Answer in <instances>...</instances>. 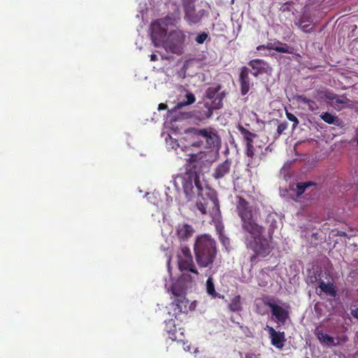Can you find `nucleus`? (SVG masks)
<instances>
[{
  "instance_id": "obj_1",
  "label": "nucleus",
  "mask_w": 358,
  "mask_h": 358,
  "mask_svg": "<svg viewBox=\"0 0 358 358\" xmlns=\"http://www.w3.org/2000/svg\"><path fill=\"white\" fill-rule=\"evenodd\" d=\"M236 211L241 220L242 229L252 238L247 242L248 248L254 252L250 257V262H254L258 257H265L268 255L273 248L268 241L262 236L264 227L258 223V209L243 197L236 196Z\"/></svg>"
},
{
  "instance_id": "obj_2",
  "label": "nucleus",
  "mask_w": 358,
  "mask_h": 358,
  "mask_svg": "<svg viewBox=\"0 0 358 358\" xmlns=\"http://www.w3.org/2000/svg\"><path fill=\"white\" fill-rule=\"evenodd\" d=\"M190 162L192 164V170L196 173L194 184L197 194L196 207L203 214H209L212 217L217 216L220 213L219 200L216 192L211 188L203 187L199 175L206 166L207 159L205 152H199L190 155Z\"/></svg>"
},
{
  "instance_id": "obj_3",
  "label": "nucleus",
  "mask_w": 358,
  "mask_h": 358,
  "mask_svg": "<svg viewBox=\"0 0 358 358\" xmlns=\"http://www.w3.org/2000/svg\"><path fill=\"white\" fill-rule=\"evenodd\" d=\"M195 258L201 267L212 266L217 255L216 242L209 235L199 236L194 243Z\"/></svg>"
},
{
  "instance_id": "obj_4",
  "label": "nucleus",
  "mask_w": 358,
  "mask_h": 358,
  "mask_svg": "<svg viewBox=\"0 0 358 358\" xmlns=\"http://www.w3.org/2000/svg\"><path fill=\"white\" fill-rule=\"evenodd\" d=\"M196 140L192 142L193 147L200 148L203 146L206 148H213L217 147L220 143V139L217 132L211 129H190Z\"/></svg>"
},
{
  "instance_id": "obj_5",
  "label": "nucleus",
  "mask_w": 358,
  "mask_h": 358,
  "mask_svg": "<svg viewBox=\"0 0 358 358\" xmlns=\"http://www.w3.org/2000/svg\"><path fill=\"white\" fill-rule=\"evenodd\" d=\"M186 41V33L180 29H175L170 31L163 45L167 52L181 55L184 52Z\"/></svg>"
},
{
  "instance_id": "obj_6",
  "label": "nucleus",
  "mask_w": 358,
  "mask_h": 358,
  "mask_svg": "<svg viewBox=\"0 0 358 358\" xmlns=\"http://www.w3.org/2000/svg\"><path fill=\"white\" fill-rule=\"evenodd\" d=\"M173 23V18L167 15L164 18L156 20L150 25L151 38L155 46L164 40L166 36L169 24Z\"/></svg>"
},
{
  "instance_id": "obj_7",
  "label": "nucleus",
  "mask_w": 358,
  "mask_h": 358,
  "mask_svg": "<svg viewBox=\"0 0 358 358\" xmlns=\"http://www.w3.org/2000/svg\"><path fill=\"white\" fill-rule=\"evenodd\" d=\"M220 89L221 86L217 85L215 87H208L206 91V97L208 99H213L211 106L208 103L204 104L207 110L205 115L208 118L212 115L213 109H220L222 107V100L225 93L224 92L219 93Z\"/></svg>"
},
{
  "instance_id": "obj_8",
  "label": "nucleus",
  "mask_w": 358,
  "mask_h": 358,
  "mask_svg": "<svg viewBox=\"0 0 358 358\" xmlns=\"http://www.w3.org/2000/svg\"><path fill=\"white\" fill-rule=\"evenodd\" d=\"M238 129L245 142V155L252 159L257 152V148H260L262 147L261 144L258 143V136L250 131L243 126L239 125Z\"/></svg>"
},
{
  "instance_id": "obj_9",
  "label": "nucleus",
  "mask_w": 358,
  "mask_h": 358,
  "mask_svg": "<svg viewBox=\"0 0 358 358\" xmlns=\"http://www.w3.org/2000/svg\"><path fill=\"white\" fill-rule=\"evenodd\" d=\"M262 301L265 306L270 308L272 315L275 317L278 322L285 324L289 317L288 310L277 304L273 297L266 296Z\"/></svg>"
},
{
  "instance_id": "obj_10",
  "label": "nucleus",
  "mask_w": 358,
  "mask_h": 358,
  "mask_svg": "<svg viewBox=\"0 0 358 358\" xmlns=\"http://www.w3.org/2000/svg\"><path fill=\"white\" fill-rule=\"evenodd\" d=\"M184 9V19L189 24H197L201 20V15L196 12L194 0H182Z\"/></svg>"
},
{
  "instance_id": "obj_11",
  "label": "nucleus",
  "mask_w": 358,
  "mask_h": 358,
  "mask_svg": "<svg viewBox=\"0 0 358 358\" xmlns=\"http://www.w3.org/2000/svg\"><path fill=\"white\" fill-rule=\"evenodd\" d=\"M165 331H166L168 336L173 341H177L185 344V336L184 334V329L180 328L177 329L175 324V321L172 319L165 322Z\"/></svg>"
},
{
  "instance_id": "obj_12",
  "label": "nucleus",
  "mask_w": 358,
  "mask_h": 358,
  "mask_svg": "<svg viewBox=\"0 0 358 358\" xmlns=\"http://www.w3.org/2000/svg\"><path fill=\"white\" fill-rule=\"evenodd\" d=\"M171 291L176 298L174 300L176 306L175 311L178 310V313L185 312L189 303V301L185 297V292L178 288L176 285L171 287Z\"/></svg>"
},
{
  "instance_id": "obj_13",
  "label": "nucleus",
  "mask_w": 358,
  "mask_h": 358,
  "mask_svg": "<svg viewBox=\"0 0 358 358\" xmlns=\"http://www.w3.org/2000/svg\"><path fill=\"white\" fill-rule=\"evenodd\" d=\"M188 162L189 163L190 166L189 171L194 175L193 179L190 176H188L187 178H184L182 181V188L187 199L191 200L194 196V194L196 193V185L194 181V178L196 176V173L192 170V164L190 162V157L189 158Z\"/></svg>"
},
{
  "instance_id": "obj_14",
  "label": "nucleus",
  "mask_w": 358,
  "mask_h": 358,
  "mask_svg": "<svg viewBox=\"0 0 358 358\" xmlns=\"http://www.w3.org/2000/svg\"><path fill=\"white\" fill-rule=\"evenodd\" d=\"M250 71L246 66H242L240 69L238 82L240 84L241 94L244 96L246 95L253 86V83L250 81L249 73Z\"/></svg>"
},
{
  "instance_id": "obj_15",
  "label": "nucleus",
  "mask_w": 358,
  "mask_h": 358,
  "mask_svg": "<svg viewBox=\"0 0 358 358\" xmlns=\"http://www.w3.org/2000/svg\"><path fill=\"white\" fill-rule=\"evenodd\" d=\"M265 329L268 331L271 344L278 349H282L286 341L284 331H276L273 327L266 326Z\"/></svg>"
},
{
  "instance_id": "obj_16",
  "label": "nucleus",
  "mask_w": 358,
  "mask_h": 358,
  "mask_svg": "<svg viewBox=\"0 0 358 358\" xmlns=\"http://www.w3.org/2000/svg\"><path fill=\"white\" fill-rule=\"evenodd\" d=\"M194 233L192 225L187 223L179 224L176 228V235L180 241H186L190 238Z\"/></svg>"
},
{
  "instance_id": "obj_17",
  "label": "nucleus",
  "mask_w": 358,
  "mask_h": 358,
  "mask_svg": "<svg viewBox=\"0 0 358 358\" xmlns=\"http://www.w3.org/2000/svg\"><path fill=\"white\" fill-rule=\"evenodd\" d=\"M231 162L227 159L224 162L218 164L217 167L215 169L213 176L216 180H219L224 177L227 174H228L231 169Z\"/></svg>"
},
{
  "instance_id": "obj_18",
  "label": "nucleus",
  "mask_w": 358,
  "mask_h": 358,
  "mask_svg": "<svg viewBox=\"0 0 358 358\" xmlns=\"http://www.w3.org/2000/svg\"><path fill=\"white\" fill-rule=\"evenodd\" d=\"M178 267L180 271H189L193 273L198 274V271L195 267L192 257H180L178 258Z\"/></svg>"
},
{
  "instance_id": "obj_19",
  "label": "nucleus",
  "mask_w": 358,
  "mask_h": 358,
  "mask_svg": "<svg viewBox=\"0 0 358 358\" xmlns=\"http://www.w3.org/2000/svg\"><path fill=\"white\" fill-rule=\"evenodd\" d=\"M266 63L264 60L259 59H252L249 62L248 65L252 69V75L257 77L259 74L262 73L264 71V66Z\"/></svg>"
},
{
  "instance_id": "obj_20",
  "label": "nucleus",
  "mask_w": 358,
  "mask_h": 358,
  "mask_svg": "<svg viewBox=\"0 0 358 358\" xmlns=\"http://www.w3.org/2000/svg\"><path fill=\"white\" fill-rule=\"evenodd\" d=\"M321 119L327 124L343 127V121L335 115L325 112L320 115Z\"/></svg>"
},
{
  "instance_id": "obj_21",
  "label": "nucleus",
  "mask_w": 358,
  "mask_h": 358,
  "mask_svg": "<svg viewBox=\"0 0 358 358\" xmlns=\"http://www.w3.org/2000/svg\"><path fill=\"white\" fill-rule=\"evenodd\" d=\"M319 287L322 292L331 296L335 297L337 294L336 287L333 282L325 283L323 280H320Z\"/></svg>"
},
{
  "instance_id": "obj_22",
  "label": "nucleus",
  "mask_w": 358,
  "mask_h": 358,
  "mask_svg": "<svg viewBox=\"0 0 358 358\" xmlns=\"http://www.w3.org/2000/svg\"><path fill=\"white\" fill-rule=\"evenodd\" d=\"M206 292L209 296H210L213 299L219 298L224 299V296L217 293L215 291V285L213 283V278L209 277L206 281Z\"/></svg>"
},
{
  "instance_id": "obj_23",
  "label": "nucleus",
  "mask_w": 358,
  "mask_h": 358,
  "mask_svg": "<svg viewBox=\"0 0 358 358\" xmlns=\"http://www.w3.org/2000/svg\"><path fill=\"white\" fill-rule=\"evenodd\" d=\"M297 100L301 103L306 105L308 109L311 111H315L318 108V106L315 101L306 97L304 95L298 96Z\"/></svg>"
},
{
  "instance_id": "obj_24",
  "label": "nucleus",
  "mask_w": 358,
  "mask_h": 358,
  "mask_svg": "<svg viewBox=\"0 0 358 358\" xmlns=\"http://www.w3.org/2000/svg\"><path fill=\"white\" fill-rule=\"evenodd\" d=\"M229 308L232 312H238L242 310L241 297L240 295H236L231 299Z\"/></svg>"
},
{
  "instance_id": "obj_25",
  "label": "nucleus",
  "mask_w": 358,
  "mask_h": 358,
  "mask_svg": "<svg viewBox=\"0 0 358 358\" xmlns=\"http://www.w3.org/2000/svg\"><path fill=\"white\" fill-rule=\"evenodd\" d=\"M186 98L187 101L178 102L173 108V111H176L177 110L182 108L183 106L192 104L195 102V96L192 93H187L186 94Z\"/></svg>"
},
{
  "instance_id": "obj_26",
  "label": "nucleus",
  "mask_w": 358,
  "mask_h": 358,
  "mask_svg": "<svg viewBox=\"0 0 358 358\" xmlns=\"http://www.w3.org/2000/svg\"><path fill=\"white\" fill-rule=\"evenodd\" d=\"M315 335L317 338L320 340V341L322 343L326 344H333L334 342V338L327 334H324L322 331H316Z\"/></svg>"
},
{
  "instance_id": "obj_27",
  "label": "nucleus",
  "mask_w": 358,
  "mask_h": 358,
  "mask_svg": "<svg viewBox=\"0 0 358 358\" xmlns=\"http://www.w3.org/2000/svg\"><path fill=\"white\" fill-rule=\"evenodd\" d=\"M315 184L312 182H298L296 184V196H299L303 193H304L305 190L310 187L314 185Z\"/></svg>"
},
{
  "instance_id": "obj_28",
  "label": "nucleus",
  "mask_w": 358,
  "mask_h": 358,
  "mask_svg": "<svg viewBox=\"0 0 358 358\" xmlns=\"http://www.w3.org/2000/svg\"><path fill=\"white\" fill-rule=\"evenodd\" d=\"M277 45L278 46L275 48L276 52L289 54H292L294 52V48L292 47L289 46L287 43H282L278 42Z\"/></svg>"
},
{
  "instance_id": "obj_29",
  "label": "nucleus",
  "mask_w": 358,
  "mask_h": 358,
  "mask_svg": "<svg viewBox=\"0 0 358 358\" xmlns=\"http://www.w3.org/2000/svg\"><path fill=\"white\" fill-rule=\"evenodd\" d=\"M180 257H192L189 248L187 246L181 247L180 251L178 254V258H180Z\"/></svg>"
},
{
  "instance_id": "obj_30",
  "label": "nucleus",
  "mask_w": 358,
  "mask_h": 358,
  "mask_svg": "<svg viewBox=\"0 0 358 358\" xmlns=\"http://www.w3.org/2000/svg\"><path fill=\"white\" fill-rule=\"evenodd\" d=\"M334 102L338 104H348L350 103V100L345 94L341 96L337 95L335 97Z\"/></svg>"
},
{
  "instance_id": "obj_31",
  "label": "nucleus",
  "mask_w": 358,
  "mask_h": 358,
  "mask_svg": "<svg viewBox=\"0 0 358 358\" xmlns=\"http://www.w3.org/2000/svg\"><path fill=\"white\" fill-rule=\"evenodd\" d=\"M286 116L289 121L294 123L292 128L294 129L299 124V120L297 117L294 114L288 112H286Z\"/></svg>"
},
{
  "instance_id": "obj_32",
  "label": "nucleus",
  "mask_w": 358,
  "mask_h": 358,
  "mask_svg": "<svg viewBox=\"0 0 358 358\" xmlns=\"http://www.w3.org/2000/svg\"><path fill=\"white\" fill-rule=\"evenodd\" d=\"M208 38V34L206 32H202L201 34L197 35V36L195 38V41L198 44H202Z\"/></svg>"
},
{
  "instance_id": "obj_33",
  "label": "nucleus",
  "mask_w": 358,
  "mask_h": 358,
  "mask_svg": "<svg viewBox=\"0 0 358 358\" xmlns=\"http://www.w3.org/2000/svg\"><path fill=\"white\" fill-rule=\"evenodd\" d=\"M277 45L276 43H268L267 45H259L257 48V50H261L262 49H267V50H275V48H277Z\"/></svg>"
},
{
  "instance_id": "obj_34",
  "label": "nucleus",
  "mask_w": 358,
  "mask_h": 358,
  "mask_svg": "<svg viewBox=\"0 0 358 358\" xmlns=\"http://www.w3.org/2000/svg\"><path fill=\"white\" fill-rule=\"evenodd\" d=\"M287 123L286 122L279 124L278 126V128H277L278 136H280L282 134V132L285 129H287Z\"/></svg>"
},
{
  "instance_id": "obj_35",
  "label": "nucleus",
  "mask_w": 358,
  "mask_h": 358,
  "mask_svg": "<svg viewBox=\"0 0 358 358\" xmlns=\"http://www.w3.org/2000/svg\"><path fill=\"white\" fill-rule=\"evenodd\" d=\"M167 144L171 147L172 149H177L179 147V144L176 140H173L169 136V141L166 140Z\"/></svg>"
},
{
  "instance_id": "obj_36",
  "label": "nucleus",
  "mask_w": 358,
  "mask_h": 358,
  "mask_svg": "<svg viewBox=\"0 0 358 358\" xmlns=\"http://www.w3.org/2000/svg\"><path fill=\"white\" fill-rule=\"evenodd\" d=\"M320 273L317 272V273H315L313 275H311L310 277V282L311 283H315L316 282H320V280H322L320 278Z\"/></svg>"
},
{
  "instance_id": "obj_37",
  "label": "nucleus",
  "mask_w": 358,
  "mask_h": 358,
  "mask_svg": "<svg viewBox=\"0 0 358 358\" xmlns=\"http://www.w3.org/2000/svg\"><path fill=\"white\" fill-rule=\"evenodd\" d=\"M303 21L301 20L300 21V27L303 31L304 32H309L310 30L313 29L312 27L310 28V24H303Z\"/></svg>"
},
{
  "instance_id": "obj_38",
  "label": "nucleus",
  "mask_w": 358,
  "mask_h": 358,
  "mask_svg": "<svg viewBox=\"0 0 358 358\" xmlns=\"http://www.w3.org/2000/svg\"><path fill=\"white\" fill-rule=\"evenodd\" d=\"M325 96L327 99L331 100V101H334L335 100V97L337 96V94H335L334 93H331V92H327L326 94H325Z\"/></svg>"
},
{
  "instance_id": "obj_39",
  "label": "nucleus",
  "mask_w": 358,
  "mask_h": 358,
  "mask_svg": "<svg viewBox=\"0 0 358 358\" xmlns=\"http://www.w3.org/2000/svg\"><path fill=\"white\" fill-rule=\"evenodd\" d=\"M351 315L352 317L358 320V308L351 310Z\"/></svg>"
},
{
  "instance_id": "obj_40",
  "label": "nucleus",
  "mask_w": 358,
  "mask_h": 358,
  "mask_svg": "<svg viewBox=\"0 0 358 358\" xmlns=\"http://www.w3.org/2000/svg\"><path fill=\"white\" fill-rule=\"evenodd\" d=\"M167 108V105L164 103H161L158 106V110H163Z\"/></svg>"
},
{
  "instance_id": "obj_41",
  "label": "nucleus",
  "mask_w": 358,
  "mask_h": 358,
  "mask_svg": "<svg viewBox=\"0 0 358 358\" xmlns=\"http://www.w3.org/2000/svg\"><path fill=\"white\" fill-rule=\"evenodd\" d=\"M157 59H158V58H157V56L156 55H155V54H152V55H150V60H151V61H152V62H155V61H157Z\"/></svg>"
},
{
  "instance_id": "obj_42",
  "label": "nucleus",
  "mask_w": 358,
  "mask_h": 358,
  "mask_svg": "<svg viewBox=\"0 0 358 358\" xmlns=\"http://www.w3.org/2000/svg\"><path fill=\"white\" fill-rule=\"evenodd\" d=\"M268 151H269V152H271V151H272V148H271V145H268V146H267V147L265 148V152H264V153H266V152H268Z\"/></svg>"
},
{
  "instance_id": "obj_43",
  "label": "nucleus",
  "mask_w": 358,
  "mask_h": 358,
  "mask_svg": "<svg viewBox=\"0 0 358 358\" xmlns=\"http://www.w3.org/2000/svg\"><path fill=\"white\" fill-rule=\"evenodd\" d=\"M357 144H358V139H357Z\"/></svg>"
}]
</instances>
